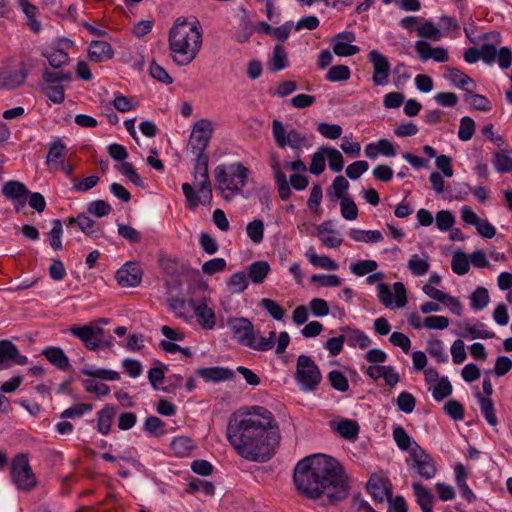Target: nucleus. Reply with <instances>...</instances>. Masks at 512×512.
Returning a JSON list of instances; mask_svg holds the SVG:
<instances>
[{
  "label": "nucleus",
  "instance_id": "obj_1",
  "mask_svg": "<svg viewBox=\"0 0 512 512\" xmlns=\"http://www.w3.org/2000/svg\"><path fill=\"white\" fill-rule=\"evenodd\" d=\"M226 438L238 456L263 463L276 453L280 433L271 411L263 406H252L231 415Z\"/></svg>",
  "mask_w": 512,
  "mask_h": 512
},
{
  "label": "nucleus",
  "instance_id": "obj_2",
  "mask_svg": "<svg viewBox=\"0 0 512 512\" xmlns=\"http://www.w3.org/2000/svg\"><path fill=\"white\" fill-rule=\"evenodd\" d=\"M299 493L323 504H335L348 496V478L340 463L326 455H313L300 460L293 474Z\"/></svg>",
  "mask_w": 512,
  "mask_h": 512
},
{
  "label": "nucleus",
  "instance_id": "obj_3",
  "mask_svg": "<svg viewBox=\"0 0 512 512\" xmlns=\"http://www.w3.org/2000/svg\"><path fill=\"white\" fill-rule=\"evenodd\" d=\"M171 58L179 66L190 64L202 45V30L198 21L178 18L169 31Z\"/></svg>",
  "mask_w": 512,
  "mask_h": 512
},
{
  "label": "nucleus",
  "instance_id": "obj_4",
  "mask_svg": "<svg viewBox=\"0 0 512 512\" xmlns=\"http://www.w3.org/2000/svg\"><path fill=\"white\" fill-rule=\"evenodd\" d=\"M250 170L242 162L220 164L214 169L216 189L226 201L243 194Z\"/></svg>",
  "mask_w": 512,
  "mask_h": 512
},
{
  "label": "nucleus",
  "instance_id": "obj_5",
  "mask_svg": "<svg viewBox=\"0 0 512 512\" xmlns=\"http://www.w3.org/2000/svg\"><path fill=\"white\" fill-rule=\"evenodd\" d=\"M227 326L234 339L242 346L264 352L272 349L275 344V331H270L269 336L264 337L255 331L254 325L247 318H229Z\"/></svg>",
  "mask_w": 512,
  "mask_h": 512
},
{
  "label": "nucleus",
  "instance_id": "obj_6",
  "mask_svg": "<svg viewBox=\"0 0 512 512\" xmlns=\"http://www.w3.org/2000/svg\"><path fill=\"white\" fill-rule=\"evenodd\" d=\"M295 381L305 393L314 392L322 381V374L312 357L301 354L297 358Z\"/></svg>",
  "mask_w": 512,
  "mask_h": 512
},
{
  "label": "nucleus",
  "instance_id": "obj_7",
  "mask_svg": "<svg viewBox=\"0 0 512 512\" xmlns=\"http://www.w3.org/2000/svg\"><path fill=\"white\" fill-rule=\"evenodd\" d=\"M10 480L16 489L22 492H30L37 485V478L33 472L28 455L17 454L10 462Z\"/></svg>",
  "mask_w": 512,
  "mask_h": 512
},
{
  "label": "nucleus",
  "instance_id": "obj_8",
  "mask_svg": "<svg viewBox=\"0 0 512 512\" xmlns=\"http://www.w3.org/2000/svg\"><path fill=\"white\" fill-rule=\"evenodd\" d=\"M272 135L276 145L279 148H285L289 146L294 151H298L302 148H308L310 146L306 135L302 134L296 129L287 130L280 120H273Z\"/></svg>",
  "mask_w": 512,
  "mask_h": 512
},
{
  "label": "nucleus",
  "instance_id": "obj_9",
  "mask_svg": "<svg viewBox=\"0 0 512 512\" xmlns=\"http://www.w3.org/2000/svg\"><path fill=\"white\" fill-rule=\"evenodd\" d=\"M194 185L197 189V193L189 183L182 184V191L187 202V207L190 210H194L198 205H210L213 194L209 176H207L205 180L204 178H198V180L194 179Z\"/></svg>",
  "mask_w": 512,
  "mask_h": 512
},
{
  "label": "nucleus",
  "instance_id": "obj_10",
  "mask_svg": "<svg viewBox=\"0 0 512 512\" xmlns=\"http://www.w3.org/2000/svg\"><path fill=\"white\" fill-rule=\"evenodd\" d=\"M411 468L414 469L421 478L429 480L436 475V466L433 458L427 454L416 442L410 452Z\"/></svg>",
  "mask_w": 512,
  "mask_h": 512
},
{
  "label": "nucleus",
  "instance_id": "obj_11",
  "mask_svg": "<svg viewBox=\"0 0 512 512\" xmlns=\"http://www.w3.org/2000/svg\"><path fill=\"white\" fill-rule=\"evenodd\" d=\"M69 332L79 339L88 350L96 351L100 349V340L104 334V329L97 324L73 325L69 328Z\"/></svg>",
  "mask_w": 512,
  "mask_h": 512
},
{
  "label": "nucleus",
  "instance_id": "obj_12",
  "mask_svg": "<svg viewBox=\"0 0 512 512\" xmlns=\"http://www.w3.org/2000/svg\"><path fill=\"white\" fill-rule=\"evenodd\" d=\"M368 60L373 67L372 81L375 86H385L390 76L391 65L388 58L377 50H371Z\"/></svg>",
  "mask_w": 512,
  "mask_h": 512
},
{
  "label": "nucleus",
  "instance_id": "obj_13",
  "mask_svg": "<svg viewBox=\"0 0 512 512\" xmlns=\"http://www.w3.org/2000/svg\"><path fill=\"white\" fill-rule=\"evenodd\" d=\"M213 134L212 122L207 119L197 121L192 129L189 147L190 149L206 150Z\"/></svg>",
  "mask_w": 512,
  "mask_h": 512
},
{
  "label": "nucleus",
  "instance_id": "obj_14",
  "mask_svg": "<svg viewBox=\"0 0 512 512\" xmlns=\"http://www.w3.org/2000/svg\"><path fill=\"white\" fill-rule=\"evenodd\" d=\"M355 34L351 31H343L332 38L333 52L340 57H349L357 54L360 48L352 43L355 41Z\"/></svg>",
  "mask_w": 512,
  "mask_h": 512
},
{
  "label": "nucleus",
  "instance_id": "obj_15",
  "mask_svg": "<svg viewBox=\"0 0 512 512\" xmlns=\"http://www.w3.org/2000/svg\"><path fill=\"white\" fill-rule=\"evenodd\" d=\"M115 277L122 287H136L141 283L142 270L137 263L127 262L116 272Z\"/></svg>",
  "mask_w": 512,
  "mask_h": 512
},
{
  "label": "nucleus",
  "instance_id": "obj_16",
  "mask_svg": "<svg viewBox=\"0 0 512 512\" xmlns=\"http://www.w3.org/2000/svg\"><path fill=\"white\" fill-rule=\"evenodd\" d=\"M190 305L193 308L194 315L197 318L198 324L204 330H212L216 324V316L215 312L212 308H210L207 304L206 298L201 299L200 301H190Z\"/></svg>",
  "mask_w": 512,
  "mask_h": 512
},
{
  "label": "nucleus",
  "instance_id": "obj_17",
  "mask_svg": "<svg viewBox=\"0 0 512 512\" xmlns=\"http://www.w3.org/2000/svg\"><path fill=\"white\" fill-rule=\"evenodd\" d=\"M414 49L421 61L425 62L433 59L438 63H444L449 60L447 49L443 47H432L427 41L418 40L414 44Z\"/></svg>",
  "mask_w": 512,
  "mask_h": 512
},
{
  "label": "nucleus",
  "instance_id": "obj_18",
  "mask_svg": "<svg viewBox=\"0 0 512 512\" xmlns=\"http://www.w3.org/2000/svg\"><path fill=\"white\" fill-rule=\"evenodd\" d=\"M28 75V69L22 65L19 70L0 69V88L14 90L24 84Z\"/></svg>",
  "mask_w": 512,
  "mask_h": 512
},
{
  "label": "nucleus",
  "instance_id": "obj_19",
  "mask_svg": "<svg viewBox=\"0 0 512 512\" xmlns=\"http://www.w3.org/2000/svg\"><path fill=\"white\" fill-rule=\"evenodd\" d=\"M12 362L17 365H25L28 359L21 355L15 344L9 340H0V364Z\"/></svg>",
  "mask_w": 512,
  "mask_h": 512
},
{
  "label": "nucleus",
  "instance_id": "obj_20",
  "mask_svg": "<svg viewBox=\"0 0 512 512\" xmlns=\"http://www.w3.org/2000/svg\"><path fill=\"white\" fill-rule=\"evenodd\" d=\"M486 325L482 322H478L475 325L463 324L458 335L464 339H491L495 337L493 331H488Z\"/></svg>",
  "mask_w": 512,
  "mask_h": 512
},
{
  "label": "nucleus",
  "instance_id": "obj_21",
  "mask_svg": "<svg viewBox=\"0 0 512 512\" xmlns=\"http://www.w3.org/2000/svg\"><path fill=\"white\" fill-rule=\"evenodd\" d=\"M197 375L202 377L206 382H222L231 380L234 377V371L224 367H209L197 370Z\"/></svg>",
  "mask_w": 512,
  "mask_h": 512
},
{
  "label": "nucleus",
  "instance_id": "obj_22",
  "mask_svg": "<svg viewBox=\"0 0 512 512\" xmlns=\"http://www.w3.org/2000/svg\"><path fill=\"white\" fill-rule=\"evenodd\" d=\"M63 47L56 48L52 51L43 52L42 55L48 60L49 64L53 68H59L69 62L68 53L65 52V49H68L72 46V41L69 39L62 40Z\"/></svg>",
  "mask_w": 512,
  "mask_h": 512
},
{
  "label": "nucleus",
  "instance_id": "obj_23",
  "mask_svg": "<svg viewBox=\"0 0 512 512\" xmlns=\"http://www.w3.org/2000/svg\"><path fill=\"white\" fill-rule=\"evenodd\" d=\"M42 354L57 369L67 371L70 368L69 359L61 348L48 346L42 350Z\"/></svg>",
  "mask_w": 512,
  "mask_h": 512
},
{
  "label": "nucleus",
  "instance_id": "obj_24",
  "mask_svg": "<svg viewBox=\"0 0 512 512\" xmlns=\"http://www.w3.org/2000/svg\"><path fill=\"white\" fill-rule=\"evenodd\" d=\"M90 60L94 62H102L113 57L112 46L106 41H92L88 50Z\"/></svg>",
  "mask_w": 512,
  "mask_h": 512
},
{
  "label": "nucleus",
  "instance_id": "obj_25",
  "mask_svg": "<svg viewBox=\"0 0 512 512\" xmlns=\"http://www.w3.org/2000/svg\"><path fill=\"white\" fill-rule=\"evenodd\" d=\"M446 80L450 81L454 86L469 91L475 87L474 81L458 68L447 67L444 74Z\"/></svg>",
  "mask_w": 512,
  "mask_h": 512
},
{
  "label": "nucleus",
  "instance_id": "obj_26",
  "mask_svg": "<svg viewBox=\"0 0 512 512\" xmlns=\"http://www.w3.org/2000/svg\"><path fill=\"white\" fill-rule=\"evenodd\" d=\"M412 489L422 512H433V495L431 492L419 482L413 483Z\"/></svg>",
  "mask_w": 512,
  "mask_h": 512
},
{
  "label": "nucleus",
  "instance_id": "obj_27",
  "mask_svg": "<svg viewBox=\"0 0 512 512\" xmlns=\"http://www.w3.org/2000/svg\"><path fill=\"white\" fill-rule=\"evenodd\" d=\"M29 190L20 181L10 180L4 183L2 187V194L9 200H21L27 198Z\"/></svg>",
  "mask_w": 512,
  "mask_h": 512
},
{
  "label": "nucleus",
  "instance_id": "obj_28",
  "mask_svg": "<svg viewBox=\"0 0 512 512\" xmlns=\"http://www.w3.org/2000/svg\"><path fill=\"white\" fill-rule=\"evenodd\" d=\"M65 150L66 145L64 144V142L60 138L54 137L49 144V150L46 157V164H61L64 161Z\"/></svg>",
  "mask_w": 512,
  "mask_h": 512
},
{
  "label": "nucleus",
  "instance_id": "obj_29",
  "mask_svg": "<svg viewBox=\"0 0 512 512\" xmlns=\"http://www.w3.org/2000/svg\"><path fill=\"white\" fill-rule=\"evenodd\" d=\"M349 237L355 242L377 243L383 241V235L379 230H362L351 228L348 232Z\"/></svg>",
  "mask_w": 512,
  "mask_h": 512
},
{
  "label": "nucleus",
  "instance_id": "obj_30",
  "mask_svg": "<svg viewBox=\"0 0 512 512\" xmlns=\"http://www.w3.org/2000/svg\"><path fill=\"white\" fill-rule=\"evenodd\" d=\"M270 272L267 261H255L248 266V279L255 284L262 283Z\"/></svg>",
  "mask_w": 512,
  "mask_h": 512
},
{
  "label": "nucleus",
  "instance_id": "obj_31",
  "mask_svg": "<svg viewBox=\"0 0 512 512\" xmlns=\"http://www.w3.org/2000/svg\"><path fill=\"white\" fill-rule=\"evenodd\" d=\"M305 256L307 257L309 262L315 267L331 271L338 269V264L333 259L326 255H317L316 252L314 251V248L312 247H310L305 252Z\"/></svg>",
  "mask_w": 512,
  "mask_h": 512
},
{
  "label": "nucleus",
  "instance_id": "obj_32",
  "mask_svg": "<svg viewBox=\"0 0 512 512\" xmlns=\"http://www.w3.org/2000/svg\"><path fill=\"white\" fill-rule=\"evenodd\" d=\"M367 491L378 501L389 495L386 481L378 476H371L367 482Z\"/></svg>",
  "mask_w": 512,
  "mask_h": 512
},
{
  "label": "nucleus",
  "instance_id": "obj_33",
  "mask_svg": "<svg viewBox=\"0 0 512 512\" xmlns=\"http://www.w3.org/2000/svg\"><path fill=\"white\" fill-rule=\"evenodd\" d=\"M478 404L482 415L484 416L487 423L491 426L498 424V419L495 413L494 404L490 397H484L480 393L476 395Z\"/></svg>",
  "mask_w": 512,
  "mask_h": 512
},
{
  "label": "nucleus",
  "instance_id": "obj_34",
  "mask_svg": "<svg viewBox=\"0 0 512 512\" xmlns=\"http://www.w3.org/2000/svg\"><path fill=\"white\" fill-rule=\"evenodd\" d=\"M170 448L175 455L184 457L195 448V443L190 437L178 436L172 439Z\"/></svg>",
  "mask_w": 512,
  "mask_h": 512
},
{
  "label": "nucleus",
  "instance_id": "obj_35",
  "mask_svg": "<svg viewBox=\"0 0 512 512\" xmlns=\"http://www.w3.org/2000/svg\"><path fill=\"white\" fill-rule=\"evenodd\" d=\"M342 330L349 331L350 334L346 337V341L351 347H359L365 349L371 344V339L359 329H350L349 327H343Z\"/></svg>",
  "mask_w": 512,
  "mask_h": 512
},
{
  "label": "nucleus",
  "instance_id": "obj_36",
  "mask_svg": "<svg viewBox=\"0 0 512 512\" xmlns=\"http://www.w3.org/2000/svg\"><path fill=\"white\" fill-rule=\"evenodd\" d=\"M271 70L278 72L289 66L287 52L281 44H277L273 49L271 58Z\"/></svg>",
  "mask_w": 512,
  "mask_h": 512
},
{
  "label": "nucleus",
  "instance_id": "obj_37",
  "mask_svg": "<svg viewBox=\"0 0 512 512\" xmlns=\"http://www.w3.org/2000/svg\"><path fill=\"white\" fill-rule=\"evenodd\" d=\"M114 415L115 409L112 406H106L98 412L97 429L102 435L109 433Z\"/></svg>",
  "mask_w": 512,
  "mask_h": 512
},
{
  "label": "nucleus",
  "instance_id": "obj_38",
  "mask_svg": "<svg viewBox=\"0 0 512 512\" xmlns=\"http://www.w3.org/2000/svg\"><path fill=\"white\" fill-rule=\"evenodd\" d=\"M407 267L414 276H423L430 268L428 257L421 258L419 255L413 254L408 260Z\"/></svg>",
  "mask_w": 512,
  "mask_h": 512
},
{
  "label": "nucleus",
  "instance_id": "obj_39",
  "mask_svg": "<svg viewBox=\"0 0 512 512\" xmlns=\"http://www.w3.org/2000/svg\"><path fill=\"white\" fill-rule=\"evenodd\" d=\"M337 432L347 440H355L359 434V425L351 419H343L337 425Z\"/></svg>",
  "mask_w": 512,
  "mask_h": 512
},
{
  "label": "nucleus",
  "instance_id": "obj_40",
  "mask_svg": "<svg viewBox=\"0 0 512 512\" xmlns=\"http://www.w3.org/2000/svg\"><path fill=\"white\" fill-rule=\"evenodd\" d=\"M488 290L484 287L476 288L470 296V306L475 311L483 310L489 303Z\"/></svg>",
  "mask_w": 512,
  "mask_h": 512
},
{
  "label": "nucleus",
  "instance_id": "obj_41",
  "mask_svg": "<svg viewBox=\"0 0 512 512\" xmlns=\"http://www.w3.org/2000/svg\"><path fill=\"white\" fill-rule=\"evenodd\" d=\"M68 224H77L80 230L88 236H92L97 232V230L94 229V220L85 213L79 214L77 217H70Z\"/></svg>",
  "mask_w": 512,
  "mask_h": 512
},
{
  "label": "nucleus",
  "instance_id": "obj_42",
  "mask_svg": "<svg viewBox=\"0 0 512 512\" xmlns=\"http://www.w3.org/2000/svg\"><path fill=\"white\" fill-rule=\"evenodd\" d=\"M427 352L438 363H445L448 361V354L444 349V344L439 339L428 341Z\"/></svg>",
  "mask_w": 512,
  "mask_h": 512
},
{
  "label": "nucleus",
  "instance_id": "obj_43",
  "mask_svg": "<svg viewBox=\"0 0 512 512\" xmlns=\"http://www.w3.org/2000/svg\"><path fill=\"white\" fill-rule=\"evenodd\" d=\"M81 373L83 375L98 378L102 380L107 381H118L120 380V374L117 371L104 369V368H98V369H90V368H84L81 370Z\"/></svg>",
  "mask_w": 512,
  "mask_h": 512
},
{
  "label": "nucleus",
  "instance_id": "obj_44",
  "mask_svg": "<svg viewBox=\"0 0 512 512\" xmlns=\"http://www.w3.org/2000/svg\"><path fill=\"white\" fill-rule=\"evenodd\" d=\"M62 235H63L62 222L59 219H54L52 221V228L48 233L49 243L54 250L62 249V240H61Z\"/></svg>",
  "mask_w": 512,
  "mask_h": 512
},
{
  "label": "nucleus",
  "instance_id": "obj_45",
  "mask_svg": "<svg viewBox=\"0 0 512 512\" xmlns=\"http://www.w3.org/2000/svg\"><path fill=\"white\" fill-rule=\"evenodd\" d=\"M327 379L333 389L339 392H346L349 389L347 377L339 370H332L328 373Z\"/></svg>",
  "mask_w": 512,
  "mask_h": 512
},
{
  "label": "nucleus",
  "instance_id": "obj_46",
  "mask_svg": "<svg viewBox=\"0 0 512 512\" xmlns=\"http://www.w3.org/2000/svg\"><path fill=\"white\" fill-rule=\"evenodd\" d=\"M247 236L255 243L259 244L264 238V223L262 220L255 219L247 224L246 227Z\"/></svg>",
  "mask_w": 512,
  "mask_h": 512
},
{
  "label": "nucleus",
  "instance_id": "obj_47",
  "mask_svg": "<svg viewBox=\"0 0 512 512\" xmlns=\"http://www.w3.org/2000/svg\"><path fill=\"white\" fill-rule=\"evenodd\" d=\"M322 151L328 158L329 168L333 172H341L344 166V160L342 154L335 148L322 147Z\"/></svg>",
  "mask_w": 512,
  "mask_h": 512
},
{
  "label": "nucleus",
  "instance_id": "obj_48",
  "mask_svg": "<svg viewBox=\"0 0 512 512\" xmlns=\"http://www.w3.org/2000/svg\"><path fill=\"white\" fill-rule=\"evenodd\" d=\"M453 388L448 377H442L433 387L432 396L436 401H442L452 394Z\"/></svg>",
  "mask_w": 512,
  "mask_h": 512
},
{
  "label": "nucleus",
  "instance_id": "obj_49",
  "mask_svg": "<svg viewBox=\"0 0 512 512\" xmlns=\"http://www.w3.org/2000/svg\"><path fill=\"white\" fill-rule=\"evenodd\" d=\"M378 268L375 260H360L350 265V270L356 276L362 277L373 273Z\"/></svg>",
  "mask_w": 512,
  "mask_h": 512
},
{
  "label": "nucleus",
  "instance_id": "obj_50",
  "mask_svg": "<svg viewBox=\"0 0 512 512\" xmlns=\"http://www.w3.org/2000/svg\"><path fill=\"white\" fill-rule=\"evenodd\" d=\"M351 71L346 65H335L332 66L327 72L325 78L330 82H341L346 81L350 78Z\"/></svg>",
  "mask_w": 512,
  "mask_h": 512
},
{
  "label": "nucleus",
  "instance_id": "obj_51",
  "mask_svg": "<svg viewBox=\"0 0 512 512\" xmlns=\"http://www.w3.org/2000/svg\"><path fill=\"white\" fill-rule=\"evenodd\" d=\"M248 284V276L243 271L233 273L228 281L232 293H242L247 289Z\"/></svg>",
  "mask_w": 512,
  "mask_h": 512
},
{
  "label": "nucleus",
  "instance_id": "obj_52",
  "mask_svg": "<svg viewBox=\"0 0 512 512\" xmlns=\"http://www.w3.org/2000/svg\"><path fill=\"white\" fill-rule=\"evenodd\" d=\"M451 267L453 272L457 275L462 276L468 273L470 264L466 254L463 252H456L452 257Z\"/></svg>",
  "mask_w": 512,
  "mask_h": 512
},
{
  "label": "nucleus",
  "instance_id": "obj_53",
  "mask_svg": "<svg viewBox=\"0 0 512 512\" xmlns=\"http://www.w3.org/2000/svg\"><path fill=\"white\" fill-rule=\"evenodd\" d=\"M260 306L267 311V313L274 319V320H277V321H281L283 320L284 316H285V311L284 309L278 304L276 303L274 300L272 299H269V298H263L261 301H260Z\"/></svg>",
  "mask_w": 512,
  "mask_h": 512
},
{
  "label": "nucleus",
  "instance_id": "obj_54",
  "mask_svg": "<svg viewBox=\"0 0 512 512\" xmlns=\"http://www.w3.org/2000/svg\"><path fill=\"white\" fill-rule=\"evenodd\" d=\"M393 438L399 449L403 451H411L414 441H412L411 437L403 427L397 426L396 428H394Z\"/></svg>",
  "mask_w": 512,
  "mask_h": 512
},
{
  "label": "nucleus",
  "instance_id": "obj_55",
  "mask_svg": "<svg viewBox=\"0 0 512 512\" xmlns=\"http://www.w3.org/2000/svg\"><path fill=\"white\" fill-rule=\"evenodd\" d=\"M396 404L400 411L405 414H410L416 406V399L411 393L403 391L398 395Z\"/></svg>",
  "mask_w": 512,
  "mask_h": 512
},
{
  "label": "nucleus",
  "instance_id": "obj_56",
  "mask_svg": "<svg viewBox=\"0 0 512 512\" xmlns=\"http://www.w3.org/2000/svg\"><path fill=\"white\" fill-rule=\"evenodd\" d=\"M417 34L421 38L439 41L442 38V33L431 21H426L423 25L417 28Z\"/></svg>",
  "mask_w": 512,
  "mask_h": 512
},
{
  "label": "nucleus",
  "instance_id": "obj_57",
  "mask_svg": "<svg viewBox=\"0 0 512 512\" xmlns=\"http://www.w3.org/2000/svg\"><path fill=\"white\" fill-rule=\"evenodd\" d=\"M475 132V122L469 116H464L460 120L458 137L461 141H469Z\"/></svg>",
  "mask_w": 512,
  "mask_h": 512
},
{
  "label": "nucleus",
  "instance_id": "obj_58",
  "mask_svg": "<svg viewBox=\"0 0 512 512\" xmlns=\"http://www.w3.org/2000/svg\"><path fill=\"white\" fill-rule=\"evenodd\" d=\"M317 131L326 139L335 140L338 139L342 134V127L338 124H329L326 122H320L317 125Z\"/></svg>",
  "mask_w": 512,
  "mask_h": 512
},
{
  "label": "nucleus",
  "instance_id": "obj_59",
  "mask_svg": "<svg viewBox=\"0 0 512 512\" xmlns=\"http://www.w3.org/2000/svg\"><path fill=\"white\" fill-rule=\"evenodd\" d=\"M93 406L89 403H78L72 407H69L68 409L64 410L60 414V418L67 419V418H80L82 415H84L87 412L92 411Z\"/></svg>",
  "mask_w": 512,
  "mask_h": 512
},
{
  "label": "nucleus",
  "instance_id": "obj_60",
  "mask_svg": "<svg viewBox=\"0 0 512 512\" xmlns=\"http://www.w3.org/2000/svg\"><path fill=\"white\" fill-rule=\"evenodd\" d=\"M455 224V217L449 210H440L436 213V226L441 231L450 230Z\"/></svg>",
  "mask_w": 512,
  "mask_h": 512
},
{
  "label": "nucleus",
  "instance_id": "obj_61",
  "mask_svg": "<svg viewBox=\"0 0 512 512\" xmlns=\"http://www.w3.org/2000/svg\"><path fill=\"white\" fill-rule=\"evenodd\" d=\"M493 163L495 169L500 173H505L512 170V158L504 150L494 155Z\"/></svg>",
  "mask_w": 512,
  "mask_h": 512
},
{
  "label": "nucleus",
  "instance_id": "obj_62",
  "mask_svg": "<svg viewBox=\"0 0 512 512\" xmlns=\"http://www.w3.org/2000/svg\"><path fill=\"white\" fill-rule=\"evenodd\" d=\"M341 215L346 220L352 221L358 217V208L350 198H343L340 202Z\"/></svg>",
  "mask_w": 512,
  "mask_h": 512
},
{
  "label": "nucleus",
  "instance_id": "obj_63",
  "mask_svg": "<svg viewBox=\"0 0 512 512\" xmlns=\"http://www.w3.org/2000/svg\"><path fill=\"white\" fill-rule=\"evenodd\" d=\"M111 206L104 200H95L88 204L87 213L96 217L107 216L111 212Z\"/></svg>",
  "mask_w": 512,
  "mask_h": 512
},
{
  "label": "nucleus",
  "instance_id": "obj_64",
  "mask_svg": "<svg viewBox=\"0 0 512 512\" xmlns=\"http://www.w3.org/2000/svg\"><path fill=\"white\" fill-rule=\"evenodd\" d=\"M444 412L453 420H462L464 418V408L457 400H449L443 406Z\"/></svg>",
  "mask_w": 512,
  "mask_h": 512
}]
</instances>
